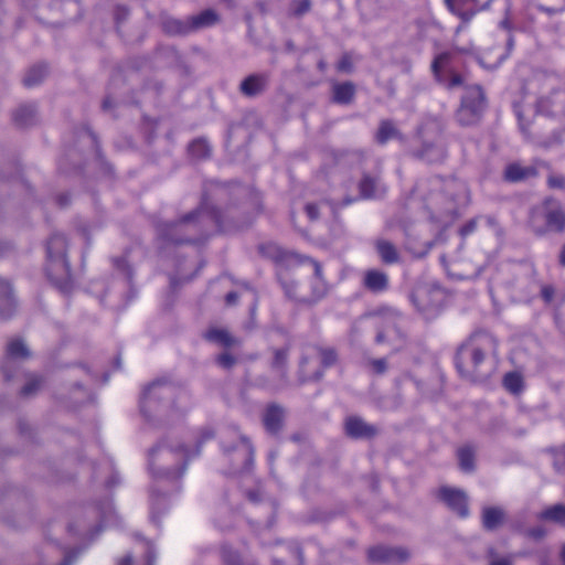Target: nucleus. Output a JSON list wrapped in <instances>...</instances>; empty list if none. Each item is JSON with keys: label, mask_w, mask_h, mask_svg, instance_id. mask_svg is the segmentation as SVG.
Returning a JSON list of instances; mask_svg holds the SVG:
<instances>
[{"label": "nucleus", "mask_w": 565, "mask_h": 565, "mask_svg": "<svg viewBox=\"0 0 565 565\" xmlns=\"http://www.w3.org/2000/svg\"><path fill=\"white\" fill-rule=\"evenodd\" d=\"M84 520L78 523H71L68 532L74 534H82L93 532L95 535L102 530V525L113 524L117 520L113 501L109 498L104 499L97 504H90L84 508Z\"/></svg>", "instance_id": "0eeeda50"}, {"label": "nucleus", "mask_w": 565, "mask_h": 565, "mask_svg": "<svg viewBox=\"0 0 565 565\" xmlns=\"http://www.w3.org/2000/svg\"><path fill=\"white\" fill-rule=\"evenodd\" d=\"M214 435H215V434H214V430H213L212 428H207V427H205V428H203V429L201 430V436H200V438H199V440H198V444H196V451H195V454H194L195 456L200 454V451H201V447H202L203 443H204L205 440L212 439V438L214 437Z\"/></svg>", "instance_id": "69168bd1"}, {"label": "nucleus", "mask_w": 565, "mask_h": 565, "mask_svg": "<svg viewBox=\"0 0 565 565\" xmlns=\"http://www.w3.org/2000/svg\"><path fill=\"white\" fill-rule=\"evenodd\" d=\"M328 292L326 281L311 280V294L307 297H301L300 303L312 306L320 301Z\"/></svg>", "instance_id": "58836bf2"}, {"label": "nucleus", "mask_w": 565, "mask_h": 565, "mask_svg": "<svg viewBox=\"0 0 565 565\" xmlns=\"http://www.w3.org/2000/svg\"><path fill=\"white\" fill-rule=\"evenodd\" d=\"M222 449L232 462L233 472H243L250 469L254 459V447L247 437L239 436L233 445H223Z\"/></svg>", "instance_id": "9b49d317"}, {"label": "nucleus", "mask_w": 565, "mask_h": 565, "mask_svg": "<svg viewBox=\"0 0 565 565\" xmlns=\"http://www.w3.org/2000/svg\"><path fill=\"white\" fill-rule=\"evenodd\" d=\"M484 558L487 565H513L514 557L512 554H502L495 546L489 545L486 548Z\"/></svg>", "instance_id": "4c0bfd02"}, {"label": "nucleus", "mask_w": 565, "mask_h": 565, "mask_svg": "<svg viewBox=\"0 0 565 565\" xmlns=\"http://www.w3.org/2000/svg\"><path fill=\"white\" fill-rule=\"evenodd\" d=\"M507 427L505 420L502 417H493L490 419L486 427V433L490 435L498 434Z\"/></svg>", "instance_id": "5fc2aeb1"}, {"label": "nucleus", "mask_w": 565, "mask_h": 565, "mask_svg": "<svg viewBox=\"0 0 565 565\" xmlns=\"http://www.w3.org/2000/svg\"><path fill=\"white\" fill-rule=\"evenodd\" d=\"M191 33L211 28L220 22V15L214 9H205L198 14L189 15Z\"/></svg>", "instance_id": "bb28decb"}, {"label": "nucleus", "mask_w": 565, "mask_h": 565, "mask_svg": "<svg viewBox=\"0 0 565 565\" xmlns=\"http://www.w3.org/2000/svg\"><path fill=\"white\" fill-rule=\"evenodd\" d=\"M439 84L444 85L448 89H452L455 87H459L463 84V77L455 72H444L443 81H437Z\"/></svg>", "instance_id": "603ef678"}, {"label": "nucleus", "mask_w": 565, "mask_h": 565, "mask_svg": "<svg viewBox=\"0 0 565 565\" xmlns=\"http://www.w3.org/2000/svg\"><path fill=\"white\" fill-rule=\"evenodd\" d=\"M204 339L211 343L217 344L225 349H231L241 345V340L230 333L228 330L222 328H210L204 333Z\"/></svg>", "instance_id": "a878e982"}, {"label": "nucleus", "mask_w": 565, "mask_h": 565, "mask_svg": "<svg viewBox=\"0 0 565 565\" xmlns=\"http://www.w3.org/2000/svg\"><path fill=\"white\" fill-rule=\"evenodd\" d=\"M426 185L431 188L425 198L429 218L438 223L452 220L458 213V199L466 192L465 184L456 179L445 180L435 175L417 184V189L425 191Z\"/></svg>", "instance_id": "20e7f679"}, {"label": "nucleus", "mask_w": 565, "mask_h": 565, "mask_svg": "<svg viewBox=\"0 0 565 565\" xmlns=\"http://www.w3.org/2000/svg\"><path fill=\"white\" fill-rule=\"evenodd\" d=\"M188 151L192 158L204 160L211 157L212 147L205 138L200 137L190 142Z\"/></svg>", "instance_id": "c9c22d12"}, {"label": "nucleus", "mask_w": 565, "mask_h": 565, "mask_svg": "<svg viewBox=\"0 0 565 565\" xmlns=\"http://www.w3.org/2000/svg\"><path fill=\"white\" fill-rule=\"evenodd\" d=\"M411 558V552L403 546L376 545L367 550V561L372 564L402 565Z\"/></svg>", "instance_id": "4468645a"}, {"label": "nucleus", "mask_w": 565, "mask_h": 565, "mask_svg": "<svg viewBox=\"0 0 565 565\" xmlns=\"http://www.w3.org/2000/svg\"><path fill=\"white\" fill-rule=\"evenodd\" d=\"M362 287L373 295L386 292L390 289V276L380 268H369L363 273Z\"/></svg>", "instance_id": "6ab92c4d"}, {"label": "nucleus", "mask_w": 565, "mask_h": 565, "mask_svg": "<svg viewBox=\"0 0 565 565\" xmlns=\"http://www.w3.org/2000/svg\"><path fill=\"white\" fill-rule=\"evenodd\" d=\"M286 419V409L277 403H269L263 414L262 423L265 430L271 436H279L284 429Z\"/></svg>", "instance_id": "f3484780"}, {"label": "nucleus", "mask_w": 565, "mask_h": 565, "mask_svg": "<svg viewBox=\"0 0 565 565\" xmlns=\"http://www.w3.org/2000/svg\"><path fill=\"white\" fill-rule=\"evenodd\" d=\"M556 289L553 285H542L540 296L545 303H552L555 299Z\"/></svg>", "instance_id": "bf43d9fd"}, {"label": "nucleus", "mask_w": 565, "mask_h": 565, "mask_svg": "<svg viewBox=\"0 0 565 565\" xmlns=\"http://www.w3.org/2000/svg\"><path fill=\"white\" fill-rule=\"evenodd\" d=\"M445 294L438 285L417 284L409 294V300L426 320L435 319L443 310Z\"/></svg>", "instance_id": "6e6552de"}, {"label": "nucleus", "mask_w": 565, "mask_h": 565, "mask_svg": "<svg viewBox=\"0 0 565 565\" xmlns=\"http://www.w3.org/2000/svg\"><path fill=\"white\" fill-rule=\"evenodd\" d=\"M358 188L359 198L363 200L376 199L386 191L381 182L380 173L363 172Z\"/></svg>", "instance_id": "4be33fe9"}, {"label": "nucleus", "mask_w": 565, "mask_h": 565, "mask_svg": "<svg viewBox=\"0 0 565 565\" xmlns=\"http://www.w3.org/2000/svg\"><path fill=\"white\" fill-rule=\"evenodd\" d=\"M278 279L286 297L300 303L301 297L297 295V282L289 278L282 268L278 271Z\"/></svg>", "instance_id": "a19ab883"}, {"label": "nucleus", "mask_w": 565, "mask_h": 565, "mask_svg": "<svg viewBox=\"0 0 565 565\" xmlns=\"http://www.w3.org/2000/svg\"><path fill=\"white\" fill-rule=\"evenodd\" d=\"M309 363V356L306 353H302L299 360V369H298V382L300 385L312 381L311 375L307 373L306 366Z\"/></svg>", "instance_id": "864d4df0"}, {"label": "nucleus", "mask_w": 565, "mask_h": 565, "mask_svg": "<svg viewBox=\"0 0 565 565\" xmlns=\"http://www.w3.org/2000/svg\"><path fill=\"white\" fill-rule=\"evenodd\" d=\"M497 339L488 331L479 330L470 334L457 349L456 369L460 376L470 382H482L491 373L490 356H495Z\"/></svg>", "instance_id": "f03ea898"}, {"label": "nucleus", "mask_w": 565, "mask_h": 565, "mask_svg": "<svg viewBox=\"0 0 565 565\" xmlns=\"http://www.w3.org/2000/svg\"><path fill=\"white\" fill-rule=\"evenodd\" d=\"M477 225V217L469 220L459 228V235L465 238L466 236L472 234L476 231Z\"/></svg>", "instance_id": "0e129e2a"}, {"label": "nucleus", "mask_w": 565, "mask_h": 565, "mask_svg": "<svg viewBox=\"0 0 565 565\" xmlns=\"http://www.w3.org/2000/svg\"><path fill=\"white\" fill-rule=\"evenodd\" d=\"M458 467L465 473L476 471L477 448L472 444H465L456 451Z\"/></svg>", "instance_id": "c756f323"}, {"label": "nucleus", "mask_w": 565, "mask_h": 565, "mask_svg": "<svg viewBox=\"0 0 565 565\" xmlns=\"http://www.w3.org/2000/svg\"><path fill=\"white\" fill-rule=\"evenodd\" d=\"M505 513L499 507H484L481 513L482 526L487 531L497 530L504 521Z\"/></svg>", "instance_id": "2f4dec72"}, {"label": "nucleus", "mask_w": 565, "mask_h": 565, "mask_svg": "<svg viewBox=\"0 0 565 565\" xmlns=\"http://www.w3.org/2000/svg\"><path fill=\"white\" fill-rule=\"evenodd\" d=\"M403 139L402 132L395 127L394 122L390 119L380 121L379 129L375 135V140L379 145H385L390 139Z\"/></svg>", "instance_id": "72a5a7b5"}, {"label": "nucleus", "mask_w": 565, "mask_h": 565, "mask_svg": "<svg viewBox=\"0 0 565 565\" xmlns=\"http://www.w3.org/2000/svg\"><path fill=\"white\" fill-rule=\"evenodd\" d=\"M311 0H292L289 6V13L294 18H301L311 10Z\"/></svg>", "instance_id": "09e8293b"}, {"label": "nucleus", "mask_w": 565, "mask_h": 565, "mask_svg": "<svg viewBox=\"0 0 565 565\" xmlns=\"http://www.w3.org/2000/svg\"><path fill=\"white\" fill-rule=\"evenodd\" d=\"M539 518L541 520L565 524V504H554L543 510Z\"/></svg>", "instance_id": "79ce46f5"}, {"label": "nucleus", "mask_w": 565, "mask_h": 565, "mask_svg": "<svg viewBox=\"0 0 565 565\" xmlns=\"http://www.w3.org/2000/svg\"><path fill=\"white\" fill-rule=\"evenodd\" d=\"M214 223L220 233H232L249 226L253 216L245 205L231 202L221 210L204 193L199 206L174 222L156 223V235L166 245H198L204 243L211 231L206 225Z\"/></svg>", "instance_id": "f257e3e1"}, {"label": "nucleus", "mask_w": 565, "mask_h": 565, "mask_svg": "<svg viewBox=\"0 0 565 565\" xmlns=\"http://www.w3.org/2000/svg\"><path fill=\"white\" fill-rule=\"evenodd\" d=\"M214 362L218 367L230 371L238 363V358L230 349H225L214 358Z\"/></svg>", "instance_id": "de8ad7c7"}, {"label": "nucleus", "mask_w": 565, "mask_h": 565, "mask_svg": "<svg viewBox=\"0 0 565 565\" xmlns=\"http://www.w3.org/2000/svg\"><path fill=\"white\" fill-rule=\"evenodd\" d=\"M145 558H146V565H154L156 559H157L156 548H154L153 544L151 542H149V541L146 542V556H145ZM132 562H134V557L129 553V554H126L120 559H118L117 565H134Z\"/></svg>", "instance_id": "49530a36"}, {"label": "nucleus", "mask_w": 565, "mask_h": 565, "mask_svg": "<svg viewBox=\"0 0 565 565\" xmlns=\"http://www.w3.org/2000/svg\"><path fill=\"white\" fill-rule=\"evenodd\" d=\"M113 262H114V266L116 267V269L125 276L127 285L132 290L131 284H132V278H134V271L130 268L127 260L124 257H117V258H114Z\"/></svg>", "instance_id": "8fccbe9b"}, {"label": "nucleus", "mask_w": 565, "mask_h": 565, "mask_svg": "<svg viewBox=\"0 0 565 565\" xmlns=\"http://www.w3.org/2000/svg\"><path fill=\"white\" fill-rule=\"evenodd\" d=\"M445 2L447 4V7L449 8V10L451 12H454L455 14H457L463 22H469L473 18V15L476 13V11H473V10H459V9H457L455 7L452 0H445Z\"/></svg>", "instance_id": "4d7b16f0"}, {"label": "nucleus", "mask_w": 565, "mask_h": 565, "mask_svg": "<svg viewBox=\"0 0 565 565\" xmlns=\"http://www.w3.org/2000/svg\"><path fill=\"white\" fill-rule=\"evenodd\" d=\"M539 171L536 166H522L519 162L509 163L503 171V180L509 183H520L536 178Z\"/></svg>", "instance_id": "b1692460"}, {"label": "nucleus", "mask_w": 565, "mask_h": 565, "mask_svg": "<svg viewBox=\"0 0 565 565\" xmlns=\"http://www.w3.org/2000/svg\"><path fill=\"white\" fill-rule=\"evenodd\" d=\"M438 497L458 516L465 519L469 515L468 497L465 491L441 487Z\"/></svg>", "instance_id": "dca6fc26"}, {"label": "nucleus", "mask_w": 565, "mask_h": 565, "mask_svg": "<svg viewBox=\"0 0 565 565\" xmlns=\"http://www.w3.org/2000/svg\"><path fill=\"white\" fill-rule=\"evenodd\" d=\"M31 356V352L22 339H12L6 347L4 360L1 364V372L4 380L11 381L13 379V372L9 369L11 360H26Z\"/></svg>", "instance_id": "a211bd4d"}, {"label": "nucleus", "mask_w": 565, "mask_h": 565, "mask_svg": "<svg viewBox=\"0 0 565 565\" xmlns=\"http://www.w3.org/2000/svg\"><path fill=\"white\" fill-rule=\"evenodd\" d=\"M66 252V237L60 233L51 235L46 244L45 273L49 280L65 295L70 294L74 286Z\"/></svg>", "instance_id": "423d86ee"}, {"label": "nucleus", "mask_w": 565, "mask_h": 565, "mask_svg": "<svg viewBox=\"0 0 565 565\" xmlns=\"http://www.w3.org/2000/svg\"><path fill=\"white\" fill-rule=\"evenodd\" d=\"M151 500V512L150 518L153 523L158 522L159 515L166 512L167 510V501L163 494L157 493L154 490L150 495Z\"/></svg>", "instance_id": "c03bdc74"}, {"label": "nucleus", "mask_w": 565, "mask_h": 565, "mask_svg": "<svg viewBox=\"0 0 565 565\" xmlns=\"http://www.w3.org/2000/svg\"><path fill=\"white\" fill-rule=\"evenodd\" d=\"M221 557L224 565H258L253 559H243L238 552L234 551L227 545L222 546Z\"/></svg>", "instance_id": "ea45409f"}, {"label": "nucleus", "mask_w": 565, "mask_h": 565, "mask_svg": "<svg viewBox=\"0 0 565 565\" xmlns=\"http://www.w3.org/2000/svg\"><path fill=\"white\" fill-rule=\"evenodd\" d=\"M503 386L514 395L520 394L524 388L522 375L518 372L507 373L503 377Z\"/></svg>", "instance_id": "37998d69"}, {"label": "nucleus", "mask_w": 565, "mask_h": 565, "mask_svg": "<svg viewBox=\"0 0 565 565\" xmlns=\"http://www.w3.org/2000/svg\"><path fill=\"white\" fill-rule=\"evenodd\" d=\"M337 71L340 73L350 74L353 72V63L351 55L349 53H344L339 62L337 63Z\"/></svg>", "instance_id": "13d9d810"}, {"label": "nucleus", "mask_w": 565, "mask_h": 565, "mask_svg": "<svg viewBox=\"0 0 565 565\" xmlns=\"http://www.w3.org/2000/svg\"><path fill=\"white\" fill-rule=\"evenodd\" d=\"M42 384V376L32 375L25 385L21 388L20 394L25 397L32 396L41 388Z\"/></svg>", "instance_id": "3c124183"}, {"label": "nucleus", "mask_w": 565, "mask_h": 565, "mask_svg": "<svg viewBox=\"0 0 565 565\" xmlns=\"http://www.w3.org/2000/svg\"><path fill=\"white\" fill-rule=\"evenodd\" d=\"M375 252L380 258V260L384 265H393L397 264L401 260L399 252L396 246L384 238H377L374 242Z\"/></svg>", "instance_id": "c85d7f7f"}, {"label": "nucleus", "mask_w": 565, "mask_h": 565, "mask_svg": "<svg viewBox=\"0 0 565 565\" xmlns=\"http://www.w3.org/2000/svg\"><path fill=\"white\" fill-rule=\"evenodd\" d=\"M554 466L559 473L565 475V444L556 451Z\"/></svg>", "instance_id": "680f3d73"}, {"label": "nucleus", "mask_w": 565, "mask_h": 565, "mask_svg": "<svg viewBox=\"0 0 565 565\" xmlns=\"http://www.w3.org/2000/svg\"><path fill=\"white\" fill-rule=\"evenodd\" d=\"M159 26L168 36H186L191 34L189 18L178 19L167 12L159 14Z\"/></svg>", "instance_id": "412c9836"}, {"label": "nucleus", "mask_w": 565, "mask_h": 565, "mask_svg": "<svg viewBox=\"0 0 565 565\" xmlns=\"http://www.w3.org/2000/svg\"><path fill=\"white\" fill-rule=\"evenodd\" d=\"M527 224L537 237L565 233V205L554 196H546L529 211Z\"/></svg>", "instance_id": "39448f33"}, {"label": "nucleus", "mask_w": 565, "mask_h": 565, "mask_svg": "<svg viewBox=\"0 0 565 565\" xmlns=\"http://www.w3.org/2000/svg\"><path fill=\"white\" fill-rule=\"evenodd\" d=\"M149 470L154 480L179 481L184 475L191 451L182 441L166 436L149 449Z\"/></svg>", "instance_id": "7ed1b4c3"}, {"label": "nucleus", "mask_w": 565, "mask_h": 565, "mask_svg": "<svg viewBox=\"0 0 565 565\" xmlns=\"http://www.w3.org/2000/svg\"><path fill=\"white\" fill-rule=\"evenodd\" d=\"M305 211L311 221H316L319 218V207L316 203L306 204Z\"/></svg>", "instance_id": "774afa93"}, {"label": "nucleus", "mask_w": 565, "mask_h": 565, "mask_svg": "<svg viewBox=\"0 0 565 565\" xmlns=\"http://www.w3.org/2000/svg\"><path fill=\"white\" fill-rule=\"evenodd\" d=\"M311 348L316 351V353L320 358V369L317 370L312 375V381H320L323 377V373L326 369L334 366L339 361L338 351L332 347H323L313 344Z\"/></svg>", "instance_id": "393cba45"}, {"label": "nucleus", "mask_w": 565, "mask_h": 565, "mask_svg": "<svg viewBox=\"0 0 565 565\" xmlns=\"http://www.w3.org/2000/svg\"><path fill=\"white\" fill-rule=\"evenodd\" d=\"M454 54L451 52H443L438 54L433 63H431V71L436 78V81H443V67H448L451 63Z\"/></svg>", "instance_id": "a18cd8bd"}, {"label": "nucleus", "mask_w": 565, "mask_h": 565, "mask_svg": "<svg viewBox=\"0 0 565 565\" xmlns=\"http://www.w3.org/2000/svg\"><path fill=\"white\" fill-rule=\"evenodd\" d=\"M178 391V387L167 380L153 381L145 388L140 399V411L143 416L149 418L159 404L173 405Z\"/></svg>", "instance_id": "9d476101"}, {"label": "nucleus", "mask_w": 565, "mask_h": 565, "mask_svg": "<svg viewBox=\"0 0 565 565\" xmlns=\"http://www.w3.org/2000/svg\"><path fill=\"white\" fill-rule=\"evenodd\" d=\"M271 352L273 360L270 362V369L278 373V383L270 384L265 377H258L257 384L263 388L277 392L288 385V359L290 344H286L282 348H274Z\"/></svg>", "instance_id": "f8f14e48"}, {"label": "nucleus", "mask_w": 565, "mask_h": 565, "mask_svg": "<svg viewBox=\"0 0 565 565\" xmlns=\"http://www.w3.org/2000/svg\"><path fill=\"white\" fill-rule=\"evenodd\" d=\"M15 311V300L9 281L0 277V319H9Z\"/></svg>", "instance_id": "cd10ccee"}, {"label": "nucleus", "mask_w": 565, "mask_h": 565, "mask_svg": "<svg viewBox=\"0 0 565 565\" xmlns=\"http://www.w3.org/2000/svg\"><path fill=\"white\" fill-rule=\"evenodd\" d=\"M47 74V67L44 64H38L29 68L25 73L22 83L25 87H34L42 83Z\"/></svg>", "instance_id": "e433bc0d"}, {"label": "nucleus", "mask_w": 565, "mask_h": 565, "mask_svg": "<svg viewBox=\"0 0 565 565\" xmlns=\"http://www.w3.org/2000/svg\"><path fill=\"white\" fill-rule=\"evenodd\" d=\"M130 14V10L127 6L118 4L115 8L114 11V18L116 21V24L119 25L120 23L125 22Z\"/></svg>", "instance_id": "052dcab7"}, {"label": "nucleus", "mask_w": 565, "mask_h": 565, "mask_svg": "<svg viewBox=\"0 0 565 565\" xmlns=\"http://www.w3.org/2000/svg\"><path fill=\"white\" fill-rule=\"evenodd\" d=\"M233 515H234V510L228 504L227 494L224 493L223 498H222V503L217 508V512H216L214 522L222 531L228 530L232 527Z\"/></svg>", "instance_id": "f704fd0d"}, {"label": "nucleus", "mask_w": 565, "mask_h": 565, "mask_svg": "<svg viewBox=\"0 0 565 565\" xmlns=\"http://www.w3.org/2000/svg\"><path fill=\"white\" fill-rule=\"evenodd\" d=\"M412 156L426 163H443L447 157V150L440 138L423 140L418 149L412 150Z\"/></svg>", "instance_id": "2eb2a0df"}, {"label": "nucleus", "mask_w": 565, "mask_h": 565, "mask_svg": "<svg viewBox=\"0 0 565 565\" xmlns=\"http://www.w3.org/2000/svg\"><path fill=\"white\" fill-rule=\"evenodd\" d=\"M525 534L526 536L533 539L534 541H540L546 535V531L543 526H534L527 529Z\"/></svg>", "instance_id": "338daca9"}, {"label": "nucleus", "mask_w": 565, "mask_h": 565, "mask_svg": "<svg viewBox=\"0 0 565 565\" xmlns=\"http://www.w3.org/2000/svg\"><path fill=\"white\" fill-rule=\"evenodd\" d=\"M546 184L550 189L565 191V175L550 173L546 179Z\"/></svg>", "instance_id": "6e6d98bb"}, {"label": "nucleus", "mask_w": 565, "mask_h": 565, "mask_svg": "<svg viewBox=\"0 0 565 565\" xmlns=\"http://www.w3.org/2000/svg\"><path fill=\"white\" fill-rule=\"evenodd\" d=\"M262 253L270 257L273 260H275L278 264L288 265L291 263H303L309 262L313 266V280L318 281H324L323 279V273L322 267L319 262L310 258V257H302L294 252L282 249L281 247L275 245V244H268L260 246Z\"/></svg>", "instance_id": "ddd939ff"}, {"label": "nucleus", "mask_w": 565, "mask_h": 565, "mask_svg": "<svg viewBox=\"0 0 565 565\" xmlns=\"http://www.w3.org/2000/svg\"><path fill=\"white\" fill-rule=\"evenodd\" d=\"M356 87L353 82L334 83L332 85V102L339 105H349L353 102Z\"/></svg>", "instance_id": "7c9ffc66"}, {"label": "nucleus", "mask_w": 565, "mask_h": 565, "mask_svg": "<svg viewBox=\"0 0 565 565\" xmlns=\"http://www.w3.org/2000/svg\"><path fill=\"white\" fill-rule=\"evenodd\" d=\"M373 372L377 375H382L387 371V361L384 358L373 359L370 361Z\"/></svg>", "instance_id": "e2e57ef3"}, {"label": "nucleus", "mask_w": 565, "mask_h": 565, "mask_svg": "<svg viewBox=\"0 0 565 565\" xmlns=\"http://www.w3.org/2000/svg\"><path fill=\"white\" fill-rule=\"evenodd\" d=\"M377 433L376 426L366 423L359 416H350L345 419V434L353 439H371Z\"/></svg>", "instance_id": "5701e85b"}, {"label": "nucleus", "mask_w": 565, "mask_h": 565, "mask_svg": "<svg viewBox=\"0 0 565 565\" xmlns=\"http://www.w3.org/2000/svg\"><path fill=\"white\" fill-rule=\"evenodd\" d=\"M13 121L20 128L31 127L36 122L34 105H21L13 113Z\"/></svg>", "instance_id": "473e14b6"}, {"label": "nucleus", "mask_w": 565, "mask_h": 565, "mask_svg": "<svg viewBox=\"0 0 565 565\" xmlns=\"http://www.w3.org/2000/svg\"><path fill=\"white\" fill-rule=\"evenodd\" d=\"M487 104V96L482 86L478 84L467 86L455 115L457 122L462 127L478 124Z\"/></svg>", "instance_id": "1a4fd4ad"}, {"label": "nucleus", "mask_w": 565, "mask_h": 565, "mask_svg": "<svg viewBox=\"0 0 565 565\" xmlns=\"http://www.w3.org/2000/svg\"><path fill=\"white\" fill-rule=\"evenodd\" d=\"M269 82V73H253L241 82L238 90L243 96L254 98L267 90Z\"/></svg>", "instance_id": "aec40b11"}]
</instances>
